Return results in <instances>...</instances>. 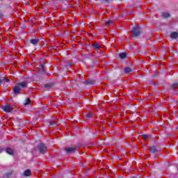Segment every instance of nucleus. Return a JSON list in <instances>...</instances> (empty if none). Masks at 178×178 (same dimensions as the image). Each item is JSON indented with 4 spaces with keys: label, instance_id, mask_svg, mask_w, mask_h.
Returning <instances> with one entry per match:
<instances>
[{
    "label": "nucleus",
    "instance_id": "nucleus-1",
    "mask_svg": "<svg viewBox=\"0 0 178 178\" xmlns=\"http://www.w3.org/2000/svg\"><path fill=\"white\" fill-rule=\"evenodd\" d=\"M29 87V83L26 81H21L17 83L15 86H13V93L14 95L22 94V90H24Z\"/></svg>",
    "mask_w": 178,
    "mask_h": 178
},
{
    "label": "nucleus",
    "instance_id": "nucleus-2",
    "mask_svg": "<svg viewBox=\"0 0 178 178\" xmlns=\"http://www.w3.org/2000/svg\"><path fill=\"white\" fill-rule=\"evenodd\" d=\"M132 37L134 38H138L141 35V28L140 26H134L131 28Z\"/></svg>",
    "mask_w": 178,
    "mask_h": 178
},
{
    "label": "nucleus",
    "instance_id": "nucleus-3",
    "mask_svg": "<svg viewBox=\"0 0 178 178\" xmlns=\"http://www.w3.org/2000/svg\"><path fill=\"white\" fill-rule=\"evenodd\" d=\"M38 149L39 154H44L47 153V151H48V147L44 143H39L38 144Z\"/></svg>",
    "mask_w": 178,
    "mask_h": 178
},
{
    "label": "nucleus",
    "instance_id": "nucleus-4",
    "mask_svg": "<svg viewBox=\"0 0 178 178\" xmlns=\"http://www.w3.org/2000/svg\"><path fill=\"white\" fill-rule=\"evenodd\" d=\"M40 38H34L30 40H28L26 41V44H28V45H30V44L31 45H34V47H38V44H40Z\"/></svg>",
    "mask_w": 178,
    "mask_h": 178
},
{
    "label": "nucleus",
    "instance_id": "nucleus-5",
    "mask_svg": "<svg viewBox=\"0 0 178 178\" xmlns=\"http://www.w3.org/2000/svg\"><path fill=\"white\" fill-rule=\"evenodd\" d=\"M65 151L67 154H74V152H77L79 151V147L76 146L65 147Z\"/></svg>",
    "mask_w": 178,
    "mask_h": 178
},
{
    "label": "nucleus",
    "instance_id": "nucleus-6",
    "mask_svg": "<svg viewBox=\"0 0 178 178\" xmlns=\"http://www.w3.org/2000/svg\"><path fill=\"white\" fill-rule=\"evenodd\" d=\"M2 109L4 112H6L7 113H10L13 108H12V106H10V105L6 104L2 106Z\"/></svg>",
    "mask_w": 178,
    "mask_h": 178
},
{
    "label": "nucleus",
    "instance_id": "nucleus-7",
    "mask_svg": "<svg viewBox=\"0 0 178 178\" xmlns=\"http://www.w3.org/2000/svg\"><path fill=\"white\" fill-rule=\"evenodd\" d=\"M6 152L8 154V155H11V156H13V155H15V150L10 147H7L6 149Z\"/></svg>",
    "mask_w": 178,
    "mask_h": 178
},
{
    "label": "nucleus",
    "instance_id": "nucleus-8",
    "mask_svg": "<svg viewBox=\"0 0 178 178\" xmlns=\"http://www.w3.org/2000/svg\"><path fill=\"white\" fill-rule=\"evenodd\" d=\"M131 72H133V67H125L124 68V72L125 73V74H130V73H131Z\"/></svg>",
    "mask_w": 178,
    "mask_h": 178
},
{
    "label": "nucleus",
    "instance_id": "nucleus-9",
    "mask_svg": "<svg viewBox=\"0 0 178 178\" xmlns=\"http://www.w3.org/2000/svg\"><path fill=\"white\" fill-rule=\"evenodd\" d=\"M73 81L76 86L81 87V83H83V81H81V79L76 78V79H74Z\"/></svg>",
    "mask_w": 178,
    "mask_h": 178
},
{
    "label": "nucleus",
    "instance_id": "nucleus-10",
    "mask_svg": "<svg viewBox=\"0 0 178 178\" xmlns=\"http://www.w3.org/2000/svg\"><path fill=\"white\" fill-rule=\"evenodd\" d=\"M119 58L120 59H121V60H123L124 59H127V53L126 52L120 53L119 54Z\"/></svg>",
    "mask_w": 178,
    "mask_h": 178
},
{
    "label": "nucleus",
    "instance_id": "nucleus-11",
    "mask_svg": "<svg viewBox=\"0 0 178 178\" xmlns=\"http://www.w3.org/2000/svg\"><path fill=\"white\" fill-rule=\"evenodd\" d=\"M149 151L152 154H157L158 153V149H157L156 146H154V145L151 146Z\"/></svg>",
    "mask_w": 178,
    "mask_h": 178
},
{
    "label": "nucleus",
    "instance_id": "nucleus-12",
    "mask_svg": "<svg viewBox=\"0 0 178 178\" xmlns=\"http://www.w3.org/2000/svg\"><path fill=\"white\" fill-rule=\"evenodd\" d=\"M170 38L172 40H176L178 38V33L177 32H172L170 35Z\"/></svg>",
    "mask_w": 178,
    "mask_h": 178
},
{
    "label": "nucleus",
    "instance_id": "nucleus-13",
    "mask_svg": "<svg viewBox=\"0 0 178 178\" xmlns=\"http://www.w3.org/2000/svg\"><path fill=\"white\" fill-rule=\"evenodd\" d=\"M55 87V83H49L44 85V88H52Z\"/></svg>",
    "mask_w": 178,
    "mask_h": 178
},
{
    "label": "nucleus",
    "instance_id": "nucleus-14",
    "mask_svg": "<svg viewBox=\"0 0 178 178\" xmlns=\"http://www.w3.org/2000/svg\"><path fill=\"white\" fill-rule=\"evenodd\" d=\"M10 81L8 77H3V79L0 78V84H3V83H9Z\"/></svg>",
    "mask_w": 178,
    "mask_h": 178
},
{
    "label": "nucleus",
    "instance_id": "nucleus-15",
    "mask_svg": "<svg viewBox=\"0 0 178 178\" xmlns=\"http://www.w3.org/2000/svg\"><path fill=\"white\" fill-rule=\"evenodd\" d=\"M23 175L25 177H29V176H31V170H30V169H27L24 172Z\"/></svg>",
    "mask_w": 178,
    "mask_h": 178
},
{
    "label": "nucleus",
    "instance_id": "nucleus-16",
    "mask_svg": "<svg viewBox=\"0 0 178 178\" xmlns=\"http://www.w3.org/2000/svg\"><path fill=\"white\" fill-rule=\"evenodd\" d=\"M92 48H94L95 49H101V45H99L98 43H95L92 44Z\"/></svg>",
    "mask_w": 178,
    "mask_h": 178
},
{
    "label": "nucleus",
    "instance_id": "nucleus-17",
    "mask_svg": "<svg viewBox=\"0 0 178 178\" xmlns=\"http://www.w3.org/2000/svg\"><path fill=\"white\" fill-rule=\"evenodd\" d=\"M173 88H178V82H175L170 86V89L173 90Z\"/></svg>",
    "mask_w": 178,
    "mask_h": 178
},
{
    "label": "nucleus",
    "instance_id": "nucleus-18",
    "mask_svg": "<svg viewBox=\"0 0 178 178\" xmlns=\"http://www.w3.org/2000/svg\"><path fill=\"white\" fill-rule=\"evenodd\" d=\"M161 16L164 17V19H168V17H170V14L168 13H161Z\"/></svg>",
    "mask_w": 178,
    "mask_h": 178
},
{
    "label": "nucleus",
    "instance_id": "nucleus-19",
    "mask_svg": "<svg viewBox=\"0 0 178 178\" xmlns=\"http://www.w3.org/2000/svg\"><path fill=\"white\" fill-rule=\"evenodd\" d=\"M111 0H100V2L104 5H109V3H111Z\"/></svg>",
    "mask_w": 178,
    "mask_h": 178
},
{
    "label": "nucleus",
    "instance_id": "nucleus-20",
    "mask_svg": "<svg viewBox=\"0 0 178 178\" xmlns=\"http://www.w3.org/2000/svg\"><path fill=\"white\" fill-rule=\"evenodd\" d=\"M31 104V100L30 98H27L25 101L24 105H30Z\"/></svg>",
    "mask_w": 178,
    "mask_h": 178
},
{
    "label": "nucleus",
    "instance_id": "nucleus-21",
    "mask_svg": "<svg viewBox=\"0 0 178 178\" xmlns=\"http://www.w3.org/2000/svg\"><path fill=\"white\" fill-rule=\"evenodd\" d=\"M86 119H91L92 118V113H88L85 115Z\"/></svg>",
    "mask_w": 178,
    "mask_h": 178
},
{
    "label": "nucleus",
    "instance_id": "nucleus-22",
    "mask_svg": "<svg viewBox=\"0 0 178 178\" xmlns=\"http://www.w3.org/2000/svg\"><path fill=\"white\" fill-rule=\"evenodd\" d=\"M40 69L41 72H42V73H44V72H45V66L44 65H41L40 66Z\"/></svg>",
    "mask_w": 178,
    "mask_h": 178
},
{
    "label": "nucleus",
    "instance_id": "nucleus-23",
    "mask_svg": "<svg viewBox=\"0 0 178 178\" xmlns=\"http://www.w3.org/2000/svg\"><path fill=\"white\" fill-rule=\"evenodd\" d=\"M143 138H144L145 140H148L149 138V135H147V134H143L142 135Z\"/></svg>",
    "mask_w": 178,
    "mask_h": 178
},
{
    "label": "nucleus",
    "instance_id": "nucleus-24",
    "mask_svg": "<svg viewBox=\"0 0 178 178\" xmlns=\"http://www.w3.org/2000/svg\"><path fill=\"white\" fill-rule=\"evenodd\" d=\"M50 126H56V122L51 120L49 122Z\"/></svg>",
    "mask_w": 178,
    "mask_h": 178
},
{
    "label": "nucleus",
    "instance_id": "nucleus-25",
    "mask_svg": "<svg viewBox=\"0 0 178 178\" xmlns=\"http://www.w3.org/2000/svg\"><path fill=\"white\" fill-rule=\"evenodd\" d=\"M111 24H112V21L111 20H108L106 21V26H111Z\"/></svg>",
    "mask_w": 178,
    "mask_h": 178
},
{
    "label": "nucleus",
    "instance_id": "nucleus-26",
    "mask_svg": "<svg viewBox=\"0 0 178 178\" xmlns=\"http://www.w3.org/2000/svg\"><path fill=\"white\" fill-rule=\"evenodd\" d=\"M86 83L88 84H94V81H86Z\"/></svg>",
    "mask_w": 178,
    "mask_h": 178
},
{
    "label": "nucleus",
    "instance_id": "nucleus-27",
    "mask_svg": "<svg viewBox=\"0 0 178 178\" xmlns=\"http://www.w3.org/2000/svg\"><path fill=\"white\" fill-rule=\"evenodd\" d=\"M3 18V13H0V19Z\"/></svg>",
    "mask_w": 178,
    "mask_h": 178
},
{
    "label": "nucleus",
    "instance_id": "nucleus-28",
    "mask_svg": "<svg viewBox=\"0 0 178 178\" xmlns=\"http://www.w3.org/2000/svg\"><path fill=\"white\" fill-rule=\"evenodd\" d=\"M88 49H91V47L88 46Z\"/></svg>",
    "mask_w": 178,
    "mask_h": 178
},
{
    "label": "nucleus",
    "instance_id": "nucleus-29",
    "mask_svg": "<svg viewBox=\"0 0 178 178\" xmlns=\"http://www.w3.org/2000/svg\"><path fill=\"white\" fill-rule=\"evenodd\" d=\"M0 1H3V0H0Z\"/></svg>",
    "mask_w": 178,
    "mask_h": 178
}]
</instances>
